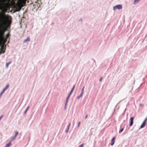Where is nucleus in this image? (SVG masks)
<instances>
[{
  "label": "nucleus",
  "instance_id": "5701e85b",
  "mask_svg": "<svg viewBox=\"0 0 147 147\" xmlns=\"http://www.w3.org/2000/svg\"><path fill=\"white\" fill-rule=\"evenodd\" d=\"M80 122H79V123H78V127H79L80 126Z\"/></svg>",
  "mask_w": 147,
  "mask_h": 147
},
{
  "label": "nucleus",
  "instance_id": "0eeeda50",
  "mask_svg": "<svg viewBox=\"0 0 147 147\" xmlns=\"http://www.w3.org/2000/svg\"><path fill=\"white\" fill-rule=\"evenodd\" d=\"M115 137H113L112 138V141H111V146L113 145L114 144L115 142Z\"/></svg>",
  "mask_w": 147,
  "mask_h": 147
},
{
  "label": "nucleus",
  "instance_id": "a211bd4d",
  "mask_svg": "<svg viewBox=\"0 0 147 147\" xmlns=\"http://www.w3.org/2000/svg\"><path fill=\"white\" fill-rule=\"evenodd\" d=\"M124 130L123 128H122L119 131V133H120L121 132Z\"/></svg>",
  "mask_w": 147,
  "mask_h": 147
},
{
  "label": "nucleus",
  "instance_id": "dca6fc26",
  "mask_svg": "<svg viewBox=\"0 0 147 147\" xmlns=\"http://www.w3.org/2000/svg\"><path fill=\"white\" fill-rule=\"evenodd\" d=\"M29 108V107H28L25 110V112H24V113L25 114H26L28 110V109Z\"/></svg>",
  "mask_w": 147,
  "mask_h": 147
},
{
  "label": "nucleus",
  "instance_id": "bb28decb",
  "mask_svg": "<svg viewBox=\"0 0 147 147\" xmlns=\"http://www.w3.org/2000/svg\"><path fill=\"white\" fill-rule=\"evenodd\" d=\"M68 131H69V130H68V129H67V130L66 131V132H68Z\"/></svg>",
  "mask_w": 147,
  "mask_h": 147
},
{
  "label": "nucleus",
  "instance_id": "9b49d317",
  "mask_svg": "<svg viewBox=\"0 0 147 147\" xmlns=\"http://www.w3.org/2000/svg\"><path fill=\"white\" fill-rule=\"evenodd\" d=\"M11 142H10L9 143H8L7 144L5 147H9V146L11 145Z\"/></svg>",
  "mask_w": 147,
  "mask_h": 147
},
{
  "label": "nucleus",
  "instance_id": "f8f14e48",
  "mask_svg": "<svg viewBox=\"0 0 147 147\" xmlns=\"http://www.w3.org/2000/svg\"><path fill=\"white\" fill-rule=\"evenodd\" d=\"M1 40L3 41V42H4V43H5L7 41V39H5H5L4 38L3 39H0V40Z\"/></svg>",
  "mask_w": 147,
  "mask_h": 147
},
{
  "label": "nucleus",
  "instance_id": "2eb2a0df",
  "mask_svg": "<svg viewBox=\"0 0 147 147\" xmlns=\"http://www.w3.org/2000/svg\"><path fill=\"white\" fill-rule=\"evenodd\" d=\"M83 93L84 92H81L79 96V98L81 97L82 96Z\"/></svg>",
  "mask_w": 147,
  "mask_h": 147
},
{
  "label": "nucleus",
  "instance_id": "b1692460",
  "mask_svg": "<svg viewBox=\"0 0 147 147\" xmlns=\"http://www.w3.org/2000/svg\"><path fill=\"white\" fill-rule=\"evenodd\" d=\"M3 117V115H1L0 117V120H1V119Z\"/></svg>",
  "mask_w": 147,
  "mask_h": 147
},
{
  "label": "nucleus",
  "instance_id": "f257e3e1",
  "mask_svg": "<svg viewBox=\"0 0 147 147\" xmlns=\"http://www.w3.org/2000/svg\"><path fill=\"white\" fill-rule=\"evenodd\" d=\"M5 18V14L2 15L0 14V21L2 23V28L0 30V39H3V36L4 32L6 30V28L4 27L5 24L4 19Z\"/></svg>",
  "mask_w": 147,
  "mask_h": 147
},
{
  "label": "nucleus",
  "instance_id": "4be33fe9",
  "mask_svg": "<svg viewBox=\"0 0 147 147\" xmlns=\"http://www.w3.org/2000/svg\"><path fill=\"white\" fill-rule=\"evenodd\" d=\"M84 86L83 88H82V92H84Z\"/></svg>",
  "mask_w": 147,
  "mask_h": 147
},
{
  "label": "nucleus",
  "instance_id": "412c9836",
  "mask_svg": "<svg viewBox=\"0 0 147 147\" xmlns=\"http://www.w3.org/2000/svg\"><path fill=\"white\" fill-rule=\"evenodd\" d=\"M84 147V144H83L80 145L79 147Z\"/></svg>",
  "mask_w": 147,
  "mask_h": 147
},
{
  "label": "nucleus",
  "instance_id": "a878e982",
  "mask_svg": "<svg viewBox=\"0 0 147 147\" xmlns=\"http://www.w3.org/2000/svg\"><path fill=\"white\" fill-rule=\"evenodd\" d=\"M102 79V77H101L100 79V81L101 82Z\"/></svg>",
  "mask_w": 147,
  "mask_h": 147
},
{
  "label": "nucleus",
  "instance_id": "393cba45",
  "mask_svg": "<svg viewBox=\"0 0 147 147\" xmlns=\"http://www.w3.org/2000/svg\"><path fill=\"white\" fill-rule=\"evenodd\" d=\"M88 116V115H86L85 117V119H86L87 118Z\"/></svg>",
  "mask_w": 147,
  "mask_h": 147
},
{
  "label": "nucleus",
  "instance_id": "f03ea898",
  "mask_svg": "<svg viewBox=\"0 0 147 147\" xmlns=\"http://www.w3.org/2000/svg\"><path fill=\"white\" fill-rule=\"evenodd\" d=\"M75 85H74L73 88H72V90H71V92H70V93H69V94L68 95V96L67 97V98L66 99V103H65V105H66L68 102V100H69V99L70 97V96L71 95V94L72 93V92L73 90H74V88H75Z\"/></svg>",
  "mask_w": 147,
  "mask_h": 147
},
{
  "label": "nucleus",
  "instance_id": "7ed1b4c3",
  "mask_svg": "<svg viewBox=\"0 0 147 147\" xmlns=\"http://www.w3.org/2000/svg\"><path fill=\"white\" fill-rule=\"evenodd\" d=\"M18 134V132L17 131H16L15 132V134L14 136L11 138L10 140V142H11L15 140Z\"/></svg>",
  "mask_w": 147,
  "mask_h": 147
},
{
  "label": "nucleus",
  "instance_id": "6ab92c4d",
  "mask_svg": "<svg viewBox=\"0 0 147 147\" xmlns=\"http://www.w3.org/2000/svg\"><path fill=\"white\" fill-rule=\"evenodd\" d=\"M4 92L3 91H2L1 93L0 94V98H1V96L2 94H3V93H4Z\"/></svg>",
  "mask_w": 147,
  "mask_h": 147
},
{
  "label": "nucleus",
  "instance_id": "9d476101",
  "mask_svg": "<svg viewBox=\"0 0 147 147\" xmlns=\"http://www.w3.org/2000/svg\"><path fill=\"white\" fill-rule=\"evenodd\" d=\"M30 41V38L29 37H28L27 38L25 39L24 41V42H27L29 41Z\"/></svg>",
  "mask_w": 147,
  "mask_h": 147
},
{
  "label": "nucleus",
  "instance_id": "6e6552de",
  "mask_svg": "<svg viewBox=\"0 0 147 147\" xmlns=\"http://www.w3.org/2000/svg\"><path fill=\"white\" fill-rule=\"evenodd\" d=\"M1 53H4L5 51V49H4L3 46H1Z\"/></svg>",
  "mask_w": 147,
  "mask_h": 147
},
{
  "label": "nucleus",
  "instance_id": "f3484780",
  "mask_svg": "<svg viewBox=\"0 0 147 147\" xmlns=\"http://www.w3.org/2000/svg\"><path fill=\"white\" fill-rule=\"evenodd\" d=\"M9 36V34H7L6 35L5 39H7Z\"/></svg>",
  "mask_w": 147,
  "mask_h": 147
},
{
  "label": "nucleus",
  "instance_id": "ddd939ff",
  "mask_svg": "<svg viewBox=\"0 0 147 147\" xmlns=\"http://www.w3.org/2000/svg\"><path fill=\"white\" fill-rule=\"evenodd\" d=\"M18 9H16V11H19L21 9V6H20L19 5H18Z\"/></svg>",
  "mask_w": 147,
  "mask_h": 147
},
{
  "label": "nucleus",
  "instance_id": "4468645a",
  "mask_svg": "<svg viewBox=\"0 0 147 147\" xmlns=\"http://www.w3.org/2000/svg\"><path fill=\"white\" fill-rule=\"evenodd\" d=\"M11 63V62L10 61V62H9L8 63H6V66L7 68L9 65Z\"/></svg>",
  "mask_w": 147,
  "mask_h": 147
},
{
  "label": "nucleus",
  "instance_id": "1a4fd4ad",
  "mask_svg": "<svg viewBox=\"0 0 147 147\" xmlns=\"http://www.w3.org/2000/svg\"><path fill=\"white\" fill-rule=\"evenodd\" d=\"M9 87V85L8 84H7L5 88L3 89V91L4 92Z\"/></svg>",
  "mask_w": 147,
  "mask_h": 147
},
{
  "label": "nucleus",
  "instance_id": "39448f33",
  "mask_svg": "<svg viewBox=\"0 0 147 147\" xmlns=\"http://www.w3.org/2000/svg\"><path fill=\"white\" fill-rule=\"evenodd\" d=\"M147 120V118H146L144 120L143 122V123L142 125H141L140 126V128H143L145 127L146 125V121Z\"/></svg>",
  "mask_w": 147,
  "mask_h": 147
},
{
  "label": "nucleus",
  "instance_id": "423d86ee",
  "mask_svg": "<svg viewBox=\"0 0 147 147\" xmlns=\"http://www.w3.org/2000/svg\"><path fill=\"white\" fill-rule=\"evenodd\" d=\"M134 119V117H132L130 118V126H131L133 124V120Z\"/></svg>",
  "mask_w": 147,
  "mask_h": 147
},
{
  "label": "nucleus",
  "instance_id": "aec40b11",
  "mask_svg": "<svg viewBox=\"0 0 147 147\" xmlns=\"http://www.w3.org/2000/svg\"><path fill=\"white\" fill-rule=\"evenodd\" d=\"M70 126V123H69V124L67 126V129H68V130H69Z\"/></svg>",
  "mask_w": 147,
  "mask_h": 147
},
{
  "label": "nucleus",
  "instance_id": "20e7f679",
  "mask_svg": "<svg viewBox=\"0 0 147 147\" xmlns=\"http://www.w3.org/2000/svg\"><path fill=\"white\" fill-rule=\"evenodd\" d=\"M122 8V5H118L114 6L113 9L115 10L116 9H121Z\"/></svg>",
  "mask_w": 147,
  "mask_h": 147
}]
</instances>
